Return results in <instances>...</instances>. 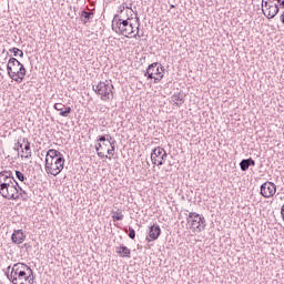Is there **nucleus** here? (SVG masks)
<instances>
[{
    "instance_id": "1a4fd4ad",
    "label": "nucleus",
    "mask_w": 284,
    "mask_h": 284,
    "mask_svg": "<svg viewBox=\"0 0 284 284\" xmlns=\"http://www.w3.org/2000/svg\"><path fill=\"white\" fill-rule=\"evenodd\" d=\"M14 182H17V180L12 176V171L0 172V194Z\"/></svg>"
},
{
    "instance_id": "a211bd4d",
    "label": "nucleus",
    "mask_w": 284,
    "mask_h": 284,
    "mask_svg": "<svg viewBox=\"0 0 284 284\" xmlns=\"http://www.w3.org/2000/svg\"><path fill=\"white\" fill-rule=\"evenodd\" d=\"M26 72H27L26 67L22 63H20V67L16 72V77L11 78L12 81H16L17 83H21L23 81V79L26 78Z\"/></svg>"
},
{
    "instance_id": "7c9ffc66",
    "label": "nucleus",
    "mask_w": 284,
    "mask_h": 284,
    "mask_svg": "<svg viewBox=\"0 0 284 284\" xmlns=\"http://www.w3.org/2000/svg\"><path fill=\"white\" fill-rule=\"evenodd\" d=\"M98 156H99L100 159H110L108 155H104V153H103V152H100V151H98Z\"/></svg>"
},
{
    "instance_id": "20e7f679",
    "label": "nucleus",
    "mask_w": 284,
    "mask_h": 284,
    "mask_svg": "<svg viewBox=\"0 0 284 284\" xmlns=\"http://www.w3.org/2000/svg\"><path fill=\"white\" fill-rule=\"evenodd\" d=\"M93 92L100 97L101 101H112L114 99V85L108 83V80L100 81L98 84L92 87Z\"/></svg>"
},
{
    "instance_id": "5701e85b",
    "label": "nucleus",
    "mask_w": 284,
    "mask_h": 284,
    "mask_svg": "<svg viewBox=\"0 0 284 284\" xmlns=\"http://www.w3.org/2000/svg\"><path fill=\"white\" fill-rule=\"evenodd\" d=\"M111 149H108L106 153L109 154V160L112 161V156H114V152L116 150V140L110 142Z\"/></svg>"
},
{
    "instance_id": "0eeeda50",
    "label": "nucleus",
    "mask_w": 284,
    "mask_h": 284,
    "mask_svg": "<svg viewBox=\"0 0 284 284\" xmlns=\"http://www.w3.org/2000/svg\"><path fill=\"white\" fill-rule=\"evenodd\" d=\"M168 159L165 149L158 146L151 152V161L153 165H163Z\"/></svg>"
},
{
    "instance_id": "f257e3e1",
    "label": "nucleus",
    "mask_w": 284,
    "mask_h": 284,
    "mask_svg": "<svg viewBox=\"0 0 284 284\" xmlns=\"http://www.w3.org/2000/svg\"><path fill=\"white\" fill-rule=\"evenodd\" d=\"M12 284H34V271L26 263H16L4 272Z\"/></svg>"
},
{
    "instance_id": "412c9836",
    "label": "nucleus",
    "mask_w": 284,
    "mask_h": 284,
    "mask_svg": "<svg viewBox=\"0 0 284 284\" xmlns=\"http://www.w3.org/2000/svg\"><path fill=\"white\" fill-rule=\"evenodd\" d=\"M112 214H113L112 215L113 223H116V221H123V217H124L123 211L118 209L116 211H113Z\"/></svg>"
},
{
    "instance_id": "dca6fc26",
    "label": "nucleus",
    "mask_w": 284,
    "mask_h": 284,
    "mask_svg": "<svg viewBox=\"0 0 284 284\" xmlns=\"http://www.w3.org/2000/svg\"><path fill=\"white\" fill-rule=\"evenodd\" d=\"M171 103L175 108H181V105H183V103H185V94H183L182 92L174 93L171 97Z\"/></svg>"
},
{
    "instance_id": "58836bf2",
    "label": "nucleus",
    "mask_w": 284,
    "mask_h": 284,
    "mask_svg": "<svg viewBox=\"0 0 284 284\" xmlns=\"http://www.w3.org/2000/svg\"><path fill=\"white\" fill-rule=\"evenodd\" d=\"M103 145H105V146H106L108 144H106L105 142H103Z\"/></svg>"
},
{
    "instance_id": "ddd939ff",
    "label": "nucleus",
    "mask_w": 284,
    "mask_h": 284,
    "mask_svg": "<svg viewBox=\"0 0 284 284\" xmlns=\"http://www.w3.org/2000/svg\"><path fill=\"white\" fill-rule=\"evenodd\" d=\"M159 236H161V226L153 224L149 229V236H146L145 241L151 243V241L159 240Z\"/></svg>"
},
{
    "instance_id": "473e14b6",
    "label": "nucleus",
    "mask_w": 284,
    "mask_h": 284,
    "mask_svg": "<svg viewBox=\"0 0 284 284\" xmlns=\"http://www.w3.org/2000/svg\"><path fill=\"white\" fill-rule=\"evenodd\" d=\"M23 247H24V250H31L32 245H30V243H24Z\"/></svg>"
},
{
    "instance_id": "9d476101",
    "label": "nucleus",
    "mask_w": 284,
    "mask_h": 284,
    "mask_svg": "<svg viewBox=\"0 0 284 284\" xmlns=\"http://www.w3.org/2000/svg\"><path fill=\"white\" fill-rule=\"evenodd\" d=\"M260 194L264 199H272V196H274V194H276V184H274V182H271V181L264 182L260 186Z\"/></svg>"
},
{
    "instance_id": "6e6552de",
    "label": "nucleus",
    "mask_w": 284,
    "mask_h": 284,
    "mask_svg": "<svg viewBox=\"0 0 284 284\" xmlns=\"http://www.w3.org/2000/svg\"><path fill=\"white\" fill-rule=\"evenodd\" d=\"M0 194L8 201L19 200V183L16 181L13 184L4 189Z\"/></svg>"
},
{
    "instance_id": "f3484780",
    "label": "nucleus",
    "mask_w": 284,
    "mask_h": 284,
    "mask_svg": "<svg viewBox=\"0 0 284 284\" xmlns=\"http://www.w3.org/2000/svg\"><path fill=\"white\" fill-rule=\"evenodd\" d=\"M254 165H256V161H254V159L248 158V159H243L240 162V169L242 170V172H247V170H250V168H254Z\"/></svg>"
},
{
    "instance_id": "b1692460",
    "label": "nucleus",
    "mask_w": 284,
    "mask_h": 284,
    "mask_svg": "<svg viewBox=\"0 0 284 284\" xmlns=\"http://www.w3.org/2000/svg\"><path fill=\"white\" fill-rule=\"evenodd\" d=\"M9 52H12L13 57H20L21 59H23V51H21V49L17 47L10 49Z\"/></svg>"
},
{
    "instance_id": "ea45409f",
    "label": "nucleus",
    "mask_w": 284,
    "mask_h": 284,
    "mask_svg": "<svg viewBox=\"0 0 284 284\" xmlns=\"http://www.w3.org/2000/svg\"><path fill=\"white\" fill-rule=\"evenodd\" d=\"M171 8H174V4H171Z\"/></svg>"
},
{
    "instance_id": "bb28decb",
    "label": "nucleus",
    "mask_w": 284,
    "mask_h": 284,
    "mask_svg": "<svg viewBox=\"0 0 284 284\" xmlns=\"http://www.w3.org/2000/svg\"><path fill=\"white\" fill-rule=\"evenodd\" d=\"M129 239H131L132 241L136 239V231H134L132 226H129Z\"/></svg>"
},
{
    "instance_id": "4c0bfd02",
    "label": "nucleus",
    "mask_w": 284,
    "mask_h": 284,
    "mask_svg": "<svg viewBox=\"0 0 284 284\" xmlns=\"http://www.w3.org/2000/svg\"><path fill=\"white\" fill-rule=\"evenodd\" d=\"M100 112H105V109L104 108H100Z\"/></svg>"
},
{
    "instance_id": "f8f14e48",
    "label": "nucleus",
    "mask_w": 284,
    "mask_h": 284,
    "mask_svg": "<svg viewBox=\"0 0 284 284\" xmlns=\"http://www.w3.org/2000/svg\"><path fill=\"white\" fill-rule=\"evenodd\" d=\"M21 65V62L17 60V58H10L7 64V72L8 75L11 79H14L17 77V71L19 70V67Z\"/></svg>"
},
{
    "instance_id": "393cba45",
    "label": "nucleus",
    "mask_w": 284,
    "mask_h": 284,
    "mask_svg": "<svg viewBox=\"0 0 284 284\" xmlns=\"http://www.w3.org/2000/svg\"><path fill=\"white\" fill-rule=\"evenodd\" d=\"M16 179H18V181H21V183H26V181H28V178H26V175L21 171H16Z\"/></svg>"
},
{
    "instance_id": "423d86ee",
    "label": "nucleus",
    "mask_w": 284,
    "mask_h": 284,
    "mask_svg": "<svg viewBox=\"0 0 284 284\" xmlns=\"http://www.w3.org/2000/svg\"><path fill=\"white\" fill-rule=\"evenodd\" d=\"M162 72H165V67L159 62H153L148 67L144 77H146V79H153L154 83H160L161 79H163Z\"/></svg>"
},
{
    "instance_id": "c756f323",
    "label": "nucleus",
    "mask_w": 284,
    "mask_h": 284,
    "mask_svg": "<svg viewBox=\"0 0 284 284\" xmlns=\"http://www.w3.org/2000/svg\"><path fill=\"white\" fill-rule=\"evenodd\" d=\"M106 138H108V135H100V136L98 138V142H99V143H105Z\"/></svg>"
},
{
    "instance_id": "72a5a7b5",
    "label": "nucleus",
    "mask_w": 284,
    "mask_h": 284,
    "mask_svg": "<svg viewBox=\"0 0 284 284\" xmlns=\"http://www.w3.org/2000/svg\"><path fill=\"white\" fill-rule=\"evenodd\" d=\"M106 141H108V143H109V145H110V143H112V141H114V139H112L111 135H106Z\"/></svg>"
},
{
    "instance_id": "4468645a",
    "label": "nucleus",
    "mask_w": 284,
    "mask_h": 284,
    "mask_svg": "<svg viewBox=\"0 0 284 284\" xmlns=\"http://www.w3.org/2000/svg\"><path fill=\"white\" fill-rule=\"evenodd\" d=\"M53 108H54V110H57V112H60L59 113L60 116L68 118V116H70V114H72V108L65 106V104H63V103H55L53 105Z\"/></svg>"
},
{
    "instance_id": "cd10ccee",
    "label": "nucleus",
    "mask_w": 284,
    "mask_h": 284,
    "mask_svg": "<svg viewBox=\"0 0 284 284\" xmlns=\"http://www.w3.org/2000/svg\"><path fill=\"white\" fill-rule=\"evenodd\" d=\"M18 193H19V196H24L26 199H28V192L21 189V186L18 187Z\"/></svg>"
},
{
    "instance_id": "f704fd0d",
    "label": "nucleus",
    "mask_w": 284,
    "mask_h": 284,
    "mask_svg": "<svg viewBox=\"0 0 284 284\" xmlns=\"http://www.w3.org/2000/svg\"><path fill=\"white\" fill-rule=\"evenodd\" d=\"M21 143H24V145H26V144L30 143V141L28 140V138H23V139L21 140Z\"/></svg>"
},
{
    "instance_id": "aec40b11",
    "label": "nucleus",
    "mask_w": 284,
    "mask_h": 284,
    "mask_svg": "<svg viewBox=\"0 0 284 284\" xmlns=\"http://www.w3.org/2000/svg\"><path fill=\"white\" fill-rule=\"evenodd\" d=\"M116 254H120L122 258H130V255L132 254V251L128 248L125 245L118 246L115 248Z\"/></svg>"
},
{
    "instance_id": "6ab92c4d",
    "label": "nucleus",
    "mask_w": 284,
    "mask_h": 284,
    "mask_svg": "<svg viewBox=\"0 0 284 284\" xmlns=\"http://www.w3.org/2000/svg\"><path fill=\"white\" fill-rule=\"evenodd\" d=\"M80 19H81L82 23H84V24L90 23V21H92V19H94V12L82 10L80 13Z\"/></svg>"
},
{
    "instance_id": "39448f33",
    "label": "nucleus",
    "mask_w": 284,
    "mask_h": 284,
    "mask_svg": "<svg viewBox=\"0 0 284 284\" xmlns=\"http://www.w3.org/2000/svg\"><path fill=\"white\" fill-rule=\"evenodd\" d=\"M186 223L190 225V230L193 232H203L207 226V222H205V216L191 212L186 217Z\"/></svg>"
},
{
    "instance_id": "7ed1b4c3",
    "label": "nucleus",
    "mask_w": 284,
    "mask_h": 284,
    "mask_svg": "<svg viewBox=\"0 0 284 284\" xmlns=\"http://www.w3.org/2000/svg\"><path fill=\"white\" fill-rule=\"evenodd\" d=\"M138 27H136V32L134 33V26L132 24V20L128 18L126 20H123L119 18V14H115L113 20H112V30L113 32H116V34H122V37L129 38L130 36L133 37L134 39L143 37V34L139 33V26H140V20L139 17H135ZM133 34V36H132Z\"/></svg>"
},
{
    "instance_id": "f03ea898",
    "label": "nucleus",
    "mask_w": 284,
    "mask_h": 284,
    "mask_svg": "<svg viewBox=\"0 0 284 284\" xmlns=\"http://www.w3.org/2000/svg\"><path fill=\"white\" fill-rule=\"evenodd\" d=\"M65 165V158L55 149H50L45 154V171L51 176H59L63 172Z\"/></svg>"
},
{
    "instance_id": "4be33fe9",
    "label": "nucleus",
    "mask_w": 284,
    "mask_h": 284,
    "mask_svg": "<svg viewBox=\"0 0 284 284\" xmlns=\"http://www.w3.org/2000/svg\"><path fill=\"white\" fill-rule=\"evenodd\" d=\"M26 155H21V159H30L32 156V149H30V142H27L23 148Z\"/></svg>"
},
{
    "instance_id": "a878e982",
    "label": "nucleus",
    "mask_w": 284,
    "mask_h": 284,
    "mask_svg": "<svg viewBox=\"0 0 284 284\" xmlns=\"http://www.w3.org/2000/svg\"><path fill=\"white\" fill-rule=\"evenodd\" d=\"M13 150L18 153L21 150V152L23 153V143L21 142V138L18 139V143L14 144Z\"/></svg>"
},
{
    "instance_id": "2f4dec72",
    "label": "nucleus",
    "mask_w": 284,
    "mask_h": 284,
    "mask_svg": "<svg viewBox=\"0 0 284 284\" xmlns=\"http://www.w3.org/2000/svg\"><path fill=\"white\" fill-rule=\"evenodd\" d=\"M275 1H277V6H278V8H284V0H275Z\"/></svg>"
},
{
    "instance_id": "c9c22d12",
    "label": "nucleus",
    "mask_w": 284,
    "mask_h": 284,
    "mask_svg": "<svg viewBox=\"0 0 284 284\" xmlns=\"http://www.w3.org/2000/svg\"><path fill=\"white\" fill-rule=\"evenodd\" d=\"M101 148H103V144L98 143V145L95 146L97 152H99V150H101Z\"/></svg>"
},
{
    "instance_id": "2eb2a0df",
    "label": "nucleus",
    "mask_w": 284,
    "mask_h": 284,
    "mask_svg": "<svg viewBox=\"0 0 284 284\" xmlns=\"http://www.w3.org/2000/svg\"><path fill=\"white\" fill-rule=\"evenodd\" d=\"M11 241L16 245H21V243L26 241V233H23V230H14L11 235Z\"/></svg>"
},
{
    "instance_id": "e433bc0d",
    "label": "nucleus",
    "mask_w": 284,
    "mask_h": 284,
    "mask_svg": "<svg viewBox=\"0 0 284 284\" xmlns=\"http://www.w3.org/2000/svg\"><path fill=\"white\" fill-rule=\"evenodd\" d=\"M280 20L282 21V23H283V26H284V11L281 13Z\"/></svg>"
},
{
    "instance_id": "9b49d317",
    "label": "nucleus",
    "mask_w": 284,
    "mask_h": 284,
    "mask_svg": "<svg viewBox=\"0 0 284 284\" xmlns=\"http://www.w3.org/2000/svg\"><path fill=\"white\" fill-rule=\"evenodd\" d=\"M262 12L266 19H274L281 12V7L278 4H262Z\"/></svg>"
},
{
    "instance_id": "c85d7f7f",
    "label": "nucleus",
    "mask_w": 284,
    "mask_h": 284,
    "mask_svg": "<svg viewBox=\"0 0 284 284\" xmlns=\"http://www.w3.org/2000/svg\"><path fill=\"white\" fill-rule=\"evenodd\" d=\"M276 0H262V6H274Z\"/></svg>"
}]
</instances>
